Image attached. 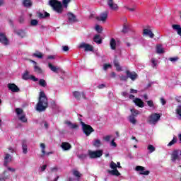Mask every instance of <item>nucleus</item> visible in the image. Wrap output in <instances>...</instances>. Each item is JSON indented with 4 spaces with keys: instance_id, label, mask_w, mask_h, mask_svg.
<instances>
[{
    "instance_id": "obj_1",
    "label": "nucleus",
    "mask_w": 181,
    "mask_h": 181,
    "mask_svg": "<svg viewBox=\"0 0 181 181\" xmlns=\"http://www.w3.org/2000/svg\"><path fill=\"white\" fill-rule=\"evenodd\" d=\"M73 0H62V2L58 0H49V5L56 13L62 14L65 9L69 8V4Z\"/></svg>"
},
{
    "instance_id": "obj_2",
    "label": "nucleus",
    "mask_w": 181,
    "mask_h": 181,
    "mask_svg": "<svg viewBox=\"0 0 181 181\" xmlns=\"http://www.w3.org/2000/svg\"><path fill=\"white\" fill-rule=\"evenodd\" d=\"M48 102L47 98L46 97V94L45 92L41 91L40 93L39 101L36 106L37 111L42 112V111H45L46 108H47Z\"/></svg>"
},
{
    "instance_id": "obj_3",
    "label": "nucleus",
    "mask_w": 181,
    "mask_h": 181,
    "mask_svg": "<svg viewBox=\"0 0 181 181\" xmlns=\"http://www.w3.org/2000/svg\"><path fill=\"white\" fill-rule=\"evenodd\" d=\"M110 169H112L107 170L110 175H112V176H121V173L117 169V163H115L114 161L110 162Z\"/></svg>"
},
{
    "instance_id": "obj_4",
    "label": "nucleus",
    "mask_w": 181,
    "mask_h": 181,
    "mask_svg": "<svg viewBox=\"0 0 181 181\" xmlns=\"http://www.w3.org/2000/svg\"><path fill=\"white\" fill-rule=\"evenodd\" d=\"M81 125L83 128V131L86 136H88L91 134V132H94V129L91 127V126L88 124H86L84 122H81Z\"/></svg>"
},
{
    "instance_id": "obj_5",
    "label": "nucleus",
    "mask_w": 181,
    "mask_h": 181,
    "mask_svg": "<svg viewBox=\"0 0 181 181\" xmlns=\"http://www.w3.org/2000/svg\"><path fill=\"white\" fill-rule=\"evenodd\" d=\"M160 118V115L158 113H153L152 114L149 118H148V122L149 124L155 125L158 121H159Z\"/></svg>"
},
{
    "instance_id": "obj_6",
    "label": "nucleus",
    "mask_w": 181,
    "mask_h": 181,
    "mask_svg": "<svg viewBox=\"0 0 181 181\" xmlns=\"http://www.w3.org/2000/svg\"><path fill=\"white\" fill-rule=\"evenodd\" d=\"M16 112L20 121H22V122H26L28 121V119H26V117H25V115L23 114V110L22 109L16 108Z\"/></svg>"
},
{
    "instance_id": "obj_7",
    "label": "nucleus",
    "mask_w": 181,
    "mask_h": 181,
    "mask_svg": "<svg viewBox=\"0 0 181 181\" xmlns=\"http://www.w3.org/2000/svg\"><path fill=\"white\" fill-rule=\"evenodd\" d=\"M88 155L90 158H101L103 156V150H99L96 151H88Z\"/></svg>"
},
{
    "instance_id": "obj_8",
    "label": "nucleus",
    "mask_w": 181,
    "mask_h": 181,
    "mask_svg": "<svg viewBox=\"0 0 181 181\" xmlns=\"http://www.w3.org/2000/svg\"><path fill=\"white\" fill-rule=\"evenodd\" d=\"M135 170L136 172H139V175H144L145 176H148L150 173L149 170H146L145 167L141 165L136 166Z\"/></svg>"
},
{
    "instance_id": "obj_9",
    "label": "nucleus",
    "mask_w": 181,
    "mask_h": 181,
    "mask_svg": "<svg viewBox=\"0 0 181 181\" xmlns=\"http://www.w3.org/2000/svg\"><path fill=\"white\" fill-rule=\"evenodd\" d=\"M0 43L8 46L9 45V40L6 37V35L4 33H0Z\"/></svg>"
},
{
    "instance_id": "obj_10",
    "label": "nucleus",
    "mask_w": 181,
    "mask_h": 181,
    "mask_svg": "<svg viewBox=\"0 0 181 181\" xmlns=\"http://www.w3.org/2000/svg\"><path fill=\"white\" fill-rule=\"evenodd\" d=\"M107 18H108V12L105 11L103 13H101L100 16H97L95 18L99 22H105V21H107Z\"/></svg>"
},
{
    "instance_id": "obj_11",
    "label": "nucleus",
    "mask_w": 181,
    "mask_h": 181,
    "mask_svg": "<svg viewBox=\"0 0 181 181\" xmlns=\"http://www.w3.org/2000/svg\"><path fill=\"white\" fill-rule=\"evenodd\" d=\"M143 36H147L150 37V39H153V37H155V34L152 33V30L148 28H145L143 30Z\"/></svg>"
},
{
    "instance_id": "obj_12",
    "label": "nucleus",
    "mask_w": 181,
    "mask_h": 181,
    "mask_svg": "<svg viewBox=\"0 0 181 181\" xmlns=\"http://www.w3.org/2000/svg\"><path fill=\"white\" fill-rule=\"evenodd\" d=\"M7 87L10 91H12V93H19V88L15 83H8Z\"/></svg>"
},
{
    "instance_id": "obj_13",
    "label": "nucleus",
    "mask_w": 181,
    "mask_h": 181,
    "mask_svg": "<svg viewBox=\"0 0 181 181\" xmlns=\"http://www.w3.org/2000/svg\"><path fill=\"white\" fill-rule=\"evenodd\" d=\"M67 16L69 22H71V23H74V22H78L77 17L73 13H68Z\"/></svg>"
},
{
    "instance_id": "obj_14",
    "label": "nucleus",
    "mask_w": 181,
    "mask_h": 181,
    "mask_svg": "<svg viewBox=\"0 0 181 181\" xmlns=\"http://www.w3.org/2000/svg\"><path fill=\"white\" fill-rule=\"evenodd\" d=\"M126 74H127L128 78H131V80H132V81H135V80H136V78L138 77V74H136V73L131 72L129 71H127Z\"/></svg>"
},
{
    "instance_id": "obj_15",
    "label": "nucleus",
    "mask_w": 181,
    "mask_h": 181,
    "mask_svg": "<svg viewBox=\"0 0 181 181\" xmlns=\"http://www.w3.org/2000/svg\"><path fill=\"white\" fill-rule=\"evenodd\" d=\"M31 62L34 64V71L37 73V74H42V73H43V70H42V68L39 66L37 63L33 60H31Z\"/></svg>"
},
{
    "instance_id": "obj_16",
    "label": "nucleus",
    "mask_w": 181,
    "mask_h": 181,
    "mask_svg": "<svg viewBox=\"0 0 181 181\" xmlns=\"http://www.w3.org/2000/svg\"><path fill=\"white\" fill-rule=\"evenodd\" d=\"M107 5L112 11H117L118 9V5L114 3L113 0H108Z\"/></svg>"
},
{
    "instance_id": "obj_17",
    "label": "nucleus",
    "mask_w": 181,
    "mask_h": 181,
    "mask_svg": "<svg viewBox=\"0 0 181 181\" xmlns=\"http://www.w3.org/2000/svg\"><path fill=\"white\" fill-rule=\"evenodd\" d=\"M37 16L39 18V19H45L50 17V13H47V11L44 12V13L42 12H37Z\"/></svg>"
},
{
    "instance_id": "obj_18",
    "label": "nucleus",
    "mask_w": 181,
    "mask_h": 181,
    "mask_svg": "<svg viewBox=\"0 0 181 181\" xmlns=\"http://www.w3.org/2000/svg\"><path fill=\"white\" fill-rule=\"evenodd\" d=\"M133 102L134 104H136V105H137V107H139L140 108H144V107H145L144 102L139 98L134 99Z\"/></svg>"
},
{
    "instance_id": "obj_19",
    "label": "nucleus",
    "mask_w": 181,
    "mask_h": 181,
    "mask_svg": "<svg viewBox=\"0 0 181 181\" xmlns=\"http://www.w3.org/2000/svg\"><path fill=\"white\" fill-rule=\"evenodd\" d=\"M73 175H74V176H75V177H77V179L76 180V181L80 180V177H81V173H80V172H78V170H74L73 171ZM69 181H75V180L73 179V178H69Z\"/></svg>"
},
{
    "instance_id": "obj_20",
    "label": "nucleus",
    "mask_w": 181,
    "mask_h": 181,
    "mask_svg": "<svg viewBox=\"0 0 181 181\" xmlns=\"http://www.w3.org/2000/svg\"><path fill=\"white\" fill-rule=\"evenodd\" d=\"M73 94H74V96L75 97V98H76V100H80V98H81V96L83 98H86V95L83 93V92L80 93V92H78V91H75L73 93Z\"/></svg>"
},
{
    "instance_id": "obj_21",
    "label": "nucleus",
    "mask_w": 181,
    "mask_h": 181,
    "mask_svg": "<svg viewBox=\"0 0 181 181\" xmlns=\"http://www.w3.org/2000/svg\"><path fill=\"white\" fill-rule=\"evenodd\" d=\"M61 147L64 151H69L71 149V145L67 142H63L61 145Z\"/></svg>"
},
{
    "instance_id": "obj_22",
    "label": "nucleus",
    "mask_w": 181,
    "mask_h": 181,
    "mask_svg": "<svg viewBox=\"0 0 181 181\" xmlns=\"http://www.w3.org/2000/svg\"><path fill=\"white\" fill-rule=\"evenodd\" d=\"M22 149L23 153L26 155V153H28V141H26V140L23 141Z\"/></svg>"
},
{
    "instance_id": "obj_23",
    "label": "nucleus",
    "mask_w": 181,
    "mask_h": 181,
    "mask_svg": "<svg viewBox=\"0 0 181 181\" xmlns=\"http://www.w3.org/2000/svg\"><path fill=\"white\" fill-rule=\"evenodd\" d=\"M172 28H173V29H174V30H177V35L181 36V27H180V25H179V24H174V25H172Z\"/></svg>"
},
{
    "instance_id": "obj_24",
    "label": "nucleus",
    "mask_w": 181,
    "mask_h": 181,
    "mask_svg": "<svg viewBox=\"0 0 181 181\" xmlns=\"http://www.w3.org/2000/svg\"><path fill=\"white\" fill-rule=\"evenodd\" d=\"M93 42H95V43H97V45H101V43H103V39H101L100 35H96L93 37Z\"/></svg>"
},
{
    "instance_id": "obj_25",
    "label": "nucleus",
    "mask_w": 181,
    "mask_h": 181,
    "mask_svg": "<svg viewBox=\"0 0 181 181\" xmlns=\"http://www.w3.org/2000/svg\"><path fill=\"white\" fill-rule=\"evenodd\" d=\"M16 35L23 39V37H26V32L23 30H18L16 32Z\"/></svg>"
},
{
    "instance_id": "obj_26",
    "label": "nucleus",
    "mask_w": 181,
    "mask_h": 181,
    "mask_svg": "<svg viewBox=\"0 0 181 181\" xmlns=\"http://www.w3.org/2000/svg\"><path fill=\"white\" fill-rule=\"evenodd\" d=\"M48 67L49 69H50V70L52 71H54V73H57V71H59L60 70V68L59 67H57V66H53V64H52L51 63H49L48 64Z\"/></svg>"
},
{
    "instance_id": "obj_27",
    "label": "nucleus",
    "mask_w": 181,
    "mask_h": 181,
    "mask_svg": "<svg viewBox=\"0 0 181 181\" xmlns=\"http://www.w3.org/2000/svg\"><path fill=\"white\" fill-rule=\"evenodd\" d=\"M11 160H12V156L9 154H6L4 158V166H7L8 162H11Z\"/></svg>"
},
{
    "instance_id": "obj_28",
    "label": "nucleus",
    "mask_w": 181,
    "mask_h": 181,
    "mask_svg": "<svg viewBox=\"0 0 181 181\" xmlns=\"http://www.w3.org/2000/svg\"><path fill=\"white\" fill-rule=\"evenodd\" d=\"M175 114L178 119H181V105L178 106L175 110Z\"/></svg>"
},
{
    "instance_id": "obj_29",
    "label": "nucleus",
    "mask_w": 181,
    "mask_h": 181,
    "mask_svg": "<svg viewBox=\"0 0 181 181\" xmlns=\"http://www.w3.org/2000/svg\"><path fill=\"white\" fill-rule=\"evenodd\" d=\"M23 4L25 8H30V6H32V1L31 0H23Z\"/></svg>"
},
{
    "instance_id": "obj_30",
    "label": "nucleus",
    "mask_w": 181,
    "mask_h": 181,
    "mask_svg": "<svg viewBox=\"0 0 181 181\" xmlns=\"http://www.w3.org/2000/svg\"><path fill=\"white\" fill-rule=\"evenodd\" d=\"M79 47L83 49L85 52H93V46H81Z\"/></svg>"
},
{
    "instance_id": "obj_31",
    "label": "nucleus",
    "mask_w": 181,
    "mask_h": 181,
    "mask_svg": "<svg viewBox=\"0 0 181 181\" xmlns=\"http://www.w3.org/2000/svg\"><path fill=\"white\" fill-rule=\"evenodd\" d=\"M66 124L71 128V129H76V128H78V127L77 124L71 123V122H66Z\"/></svg>"
},
{
    "instance_id": "obj_32",
    "label": "nucleus",
    "mask_w": 181,
    "mask_h": 181,
    "mask_svg": "<svg viewBox=\"0 0 181 181\" xmlns=\"http://www.w3.org/2000/svg\"><path fill=\"white\" fill-rule=\"evenodd\" d=\"M130 111L132 112L131 115H133V117H138V115H139V114H141V112H139V110H135L134 108L131 109Z\"/></svg>"
},
{
    "instance_id": "obj_33",
    "label": "nucleus",
    "mask_w": 181,
    "mask_h": 181,
    "mask_svg": "<svg viewBox=\"0 0 181 181\" xmlns=\"http://www.w3.org/2000/svg\"><path fill=\"white\" fill-rule=\"evenodd\" d=\"M129 121L133 125H135L136 124V119L134 115H130L129 117Z\"/></svg>"
},
{
    "instance_id": "obj_34",
    "label": "nucleus",
    "mask_w": 181,
    "mask_h": 181,
    "mask_svg": "<svg viewBox=\"0 0 181 181\" xmlns=\"http://www.w3.org/2000/svg\"><path fill=\"white\" fill-rule=\"evenodd\" d=\"M156 53L158 54H162V53H165V49L163 47H162V46H158L156 47Z\"/></svg>"
},
{
    "instance_id": "obj_35",
    "label": "nucleus",
    "mask_w": 181,
    "mask_h": 181,
    "mask_svg": "<svg viewBox=\"0 0 181 181\" xmlns=\"http://www.w3.org/2000/svg\"><path fill=\"white\" fill-rule=\"evenodd\" d=\"M93 146H95L96 148H99V146H101V141L100 139L94 140Z\"/></svg>"
},
{
    "instance_id": "obj_36",
    "label": "nucleus",
    "mask_w": 181,
    "mask_h": 181,
    "mask_svg": "<svg viewBox=\"0 0 181 181\" xmlns=\"http://www.w3.org/2000/svg\"><path fill=\"white\" fill-rule=\"evenodd\" d=\"M31 76L32 75H29L28 71H25L23 75V80H30V76Z\"/></svg>"
},
{
    "instance_id": "obj_37",
    "label": "nucleus",
    "mask_w": 181,
    "mask_h": 181,
    "mask_svg": "<svg viewBox=\"0 0 181 181\" xmlns=\"http://www.w3.org/2000/svg\"><path fill=\"white\" fill-rule=\"evenodd\" d=\"M147 149L149 152V153H152L153 152H155L156 148L155 146H153L152 144H150L148 146Z\"/></svg>"
},
{
    "instance_id": "obj_38",
    "label": "nucleus",
    "mask_w": 181,
    "mask_h": 181,
    "mask_svg": "<svg viewBox=\"0 0 181 181\" xmlns=\"http://www.w3.org/2000/svg\"><path fill=\"white\" fill-rule=\"evenodd\" d=\"M151 66L155 69L158 66V60H156L155 58L151 59Z\"/></svg>"
},
{
    "instance_id": "obj_39",
    "label": "nucleus",
    "mask_w": 181,
    "mask_h": 181,
    "mask_svg": "<svg viewBox=\"0 0 181 181\" xmlns=\"http://www.w3.org/2000/svg\"><path fill=\"white\" fill-rule=\"evenodd\" d=\"M147 105H148V107H151V108H153V109L156 108V106H155V104H153V100H148Z\"/></svg>"
},
{
    "instance_id": "obj_40",
    "label": "nucleus",
    "mask_w": 181,
    "mask_h": 181,
    "mask_svg": "<svg viewBox=\"0 0 181 181\" xmlns=\"http://www.w3.org/2000/svg\"><path fill=\"white\" fill-rule=\"evenodd\" d=\"M31 26H37L39 25V21L36 19H33L30 21Z\"/></svg>"
},
{
    "instance_id": "obj_41",
    "label": "nucleus",
    "mask_w": 181,
    "mask_h": 181,
    "mask_svg": "<svg viewBox=\"0 0 181 181\" xmlns=\"http://www.w3.org/2000/svg\"><path fill=\"white\" fill-rule=\"evenodd\" d=\"M128 25L127 23H124L123 25V29L122 30V33H128Z\"/></svg>"
},
{
    "instance_id": "obj_42",
    "label": "nucleus",
    "mask_w": 181,
    "mask_h": 181,
    "mask_svg": "<svg viewBox=\"0 0 181 181\" xmlns=\"http://www.w3.org/2000/svg\"><path fill=\"white\" fill-rule=\"evenodd\" d=\"M115 66L116 67V69L117 71H121L122 69L119 66V63L117 61L114 62Z\"/></svg>"
},
{
    "instance_id": "obj_43",
    "label": "nucleus",
    "mask_w": 181,
    "mask_h": 181,
    "mask_svg": "<svg viewBox=\"0 0 181 181\" xmlns=\"http://www.w3.org/2000/svg\"><path fill=\"white\" fill-rule=\"evenodd\" d=\"M39 84L42 87H46L47 86L46 81L45 79H40Z\"/></svg>"
},
{
    "instance_id": "obj_44",
    "label": "nucleus",
    "mask_w": 181,
    "mask_h": 181,
    "mask_svg": "<svg viewBox=\"0 0 181 181\" xmlns=\"http://www.w3.org/2000/svg\"><path fill=\"white\" fill-rule=\"evenodd\" d=\"M177 142V139L176 137H174L173 139L168 144V146H172V145H175Z\"/></svg>"
},
{
    "instance_id": "obj_45",
    "label": "nucleus",
    "mask_w": 181,
    "mask_h": 181,
    "mask_svg": "<svg viewBox=\"0 0 181 181\" xmlns=\"http://www.w3.org/2000/svg\"><path fill=\"white\" fill-rule=\"evenodd\" d=\"M95 30L98 32V33H101L103 32V27H101L99 25H97L95 26Z\"/></svg>"
},
{
    "instance_id": "obj_46",
    "label": "nucleus",
    "mask_w": 181,
    "mask_h": 181,
    "mask_svg": "<svg viewBox=\"0 0 181 181\" xmlns=\"http://www.w3.org/2000/svg\"><path fill=\"white\" fill-rule=\"evenodd\" d=\"M110 46H117V41L115 40V39L112 38L110 40Z\"/></svg>"
},
{
    "instance_id": "obj_47",
    "label": "nucleus",
    "mask_w": 181,
    "mask_h": 181,
    "mask_svg": "<svg viewBox=\"0 0 181 181\" xmlns=\"http://www.w3.org/2000/svg\"><path fill=\"white\" fill-rule=\"evenodd\" d=\"M124 45H125L126 46H131V42H129V39L128 38H125L124 40Z\"/></svg>"
},
{
    "instance_id": "obj_48",
    "label": "nucleus",
    "mask_w": 181,
    "mask_h": 181,
    "mask_svg": "<svg viewBox=\"0 0 181 181\" xmlns=\"http://www.w3.org/2000/svg\"><path fill=\"white\" fill-rule=\"evenodd\" d=\"M40 148H42V153H43V155H45L46 153V151H45V148H46V146L45 145V144L42 143L40 144Z\"/></svg>"
},
{
    "instance_id": "obj_49",
    "label": "nucleus",
    "mask_w": 181,
    "mask_h": 181,
    "mask_svg": "<svg viewBox=\"0 0 181 181\" xmlns=\"http://www.w3.org/2000/svg\"><path fill=\"white\" fill-rule=\"evenodd\" d=\"M108 69H111V64H105L103 65V69L105 71H106V70H108Z\"/></svg>"
},
{
    "instance_id": "obj_50",
    "label": "nucleus",
    "mask_w": 181,
    "mask_h": 181,
    "mask_svg": "<svg viewBox=\"0 0 181 181\" xmlns=\"http://www.w3.org/2000/svg\"><path fill=\"white\" fill-rule=\"evenodd\" d=\"M34 56L35 57H37L38 59H42L43 57V54H42V53H40V52L35 53Z\"/></svg>"
},
{
    "instance_id": "obj_51",
    "label": "nucleus",
    "mask_w": 181,
    "mask_h": 181,
    "mask_svg": "<svg viewBox=\"0 0 181 181\" xmlns=\"http://www.w3.org/2000/svg\"><path fill=\"white\" fill-rule=\"evenodd\" d=\"M110 146L113 148H117V143H115V139H113L110 143Z\"/></svg>"
},
{
    "instance_id": "obj_52",
    "label": "nucleus",
    "mask_w": 181,
    "mask_h": 181,
    "mask_svg": "<svg viewBox=\"0 0 181 181\" xmlns=\"http://www.w3.org/2000/svg\"><path fill=\"white\" fill-rule=\"evenodd\" d=\"M6 173H8V171H4V173H3V175L4 177H3L2 178H0V180H5V179H8V175H6ZM6 176V177H5Z\"/></svg>"
},
{
    "instance_id": "obj_53",
    "label": "nucleus",
    "mask_w": 181,
    "mask_h": 181,
    "mask_svg": "<svg viewBox=\"0 0 181 181\" xmlns=\"http://www.w3.org/2000/svg\"><path fill=\"white\" fill-rule=\"evenodd\" d=\"M30 80H32L33 81H39V78H35L33 75L30 76Z\"/></svg>"
},
{
    "instance_id": "obj_54",
    "label": "nucleus",
    "mask_w": 181,
    "mask_h": 181,
    "mask_svg": "<svg viewBox=\"0 0 181 181\" xmlns=\"http://www.w3.org/2000/svg\"><path fill=\"white\" fill-rule=\"evenodd\" d=\"M120 80H122L123 81H127L128 80V76H121Z\"/></svg>"
},
{
    "instance_id": "obj_55",
    "label": "nucleus",
    "mask_w": 181,
    "mask_h": 181,
    "mask_svg": "<svg viewBox=\"0 0 181 181\" xmlns=\"http://www.w3.org/2000/svg\"><path fill=\"white\" fill-rule=\"evenodd\" d=\"M169 60H170V62H177V60H179V58H177V57H170V58H169Z\"/></svg>"
},
{
    "instance_id": "obj_56",
    "label": "nucleus",
    "mask_w": 181,
    "mask_h": 181,
    "mask_svg": "<svg viewBox=\"0 0 181 181\" xmlns=\"http://www.w3.org/2000/svg\"><path fill=\"white\" fill-rule=\"evenodd\" d=\"M47 59H48L49 60H54V59H56V55H49V56L47 57Z\"/></svg>"
},
{
    "instance_id": "obj_57",
    "label": "nucleus",
    "mask_w": 181,
    "mask_h": 181,
    "mask_svg": "<svg viewBox=\"0 0 181 181\" xmlns=\"http://www.w3.org/2000/svg\"><path fill=\"white\" fill-rule=\"evenodd\" d=\"M126 9H127L130 12H134V11L136 9V8H135V7H132V8L126 7Z\"/></svg>"
},
{
    "instance_id": "obj_58",
    "label": "nucleus",
    "mask_w": 181,
    "mask_h": 181,
    "mask_svg": "<svg viewBox=\"0 0 181 181\" xmlns=\"http://www.w3.org/2000/svg\"><path fill=\"white\" fill-rule=\"evenodd\" d=\"M62 50H63V52H69V46L62 47Z\"/></svg>"
},
{
    "instance_id": "obj_59",
    "label": "nucleus",
    "mask_w": 181,
    "mask_h": 181,
    "mask_svg": "<svg viewBox=\"0 0 181 181\" xmlns=\"http://www.w3.org/2000/svg\"><path fill=\"white\" fill-rule=\"evenodd\" d=\"M103 139L106 141L107 142H109L110 139H111V136H106L103 137Z\"/></svg>"
},
{
    "instance_id": "obj_60",
    "label": "nucleus",
    "mask_w": 181,
    "mask_h": 181,
    "mask_svg": "<svg viewBox=\"0 0 181 181\" xmlns=\"http://www.w3.org/2000/svg\"><path fill=\"white\" fill-rule=\"evenodd\" d=\"M47 168V165H44L40 168V170L41 172H45V170H46V168Z\"/></svg>"
},
{
    "instance_id": "obj_61",
    "label": "nucleus",
    "mask_w": 181,
    "mask_h": 181,
    "mask_svg": "<svg viewBox=\"0 0 181 181\" xmlns=\"http://www.w3.org/2000/svg\"><path fill=\"white\" fill-rule=\"evenodd\" d=\"M23 22H25V18H23V16H20L19 23H23Z\"/></svg>"
},
{
    "instance_id": "obj_62",
    "label": "nucleus",
    "mask_w": 181,
    "mask_h": 181,
    "mask_svg": "<svg viewBox=\"0 0 181 181\" xmlns=\"http://www.w3.org/2000/svg\"><path fill=\"white\" fill-rule=\"evenodd\" d=\"M160 103H161L162 105H165V104H166V100H165L163 99V98H160Z\"/></svg>"
},
{
    "instance_id": "obj_63",
    "label": "nucleus",
    "mask_w": 181,
    "mask_h": 181,
    "mask_svg": "<svg viewBox=\"0 0 181 181\" xmlns=\"http://www.w3.org/2000/svg\"><path fill=\"white\" fill-rule=\"evenodd\" d=\"M79 46H91L90 44H87L86 42H81Z\"/></svg>"
},
{
    "instance_id": "obj_64",
    "label": "nucleus",
    "mask_w": 181,
    "mask_h": 181,
    "mask_svg": "<svg viewBox=\"0 0 181 181\" xmlns=\"http://www.w3.org/2000/svg\"><path fill=\"white\" fill-rule=\"evenodd\" d=\"M51 171L57 172V167H54V168H51Z\"/></svg>"
}]
</instances>
